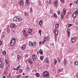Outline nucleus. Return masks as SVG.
Masks as SVG:
<instances>
[{
  "label": "nucleus",
  "mask_w": 78,
  "mask_h": 78,
  "mask_svg": "<svg viewBox=\"0 0 78 78\" xmlns=\"http://www.w3.org/2000/svg\"><path fill=\"white\" fill-rule=\"evenodd\" d=\"M35 75L37 77H39V76H40V75L38 73H36Z\"/></svg>",
  "instance_id": "25"
},
{
  "label": "nucleus",
  "mask_w": 78,
  "mask_h": 78,
  "mask_svg": "<svg viewBox=\"0 0 78 78\" xmlns=\"http://www.w3.org/2000/svg\"><path fill=\"white\" fill-rule=\"evenodd\" d=\"M51 0H50L49 1V5H51Z\"/></svg>",
  "instance_id": "36"
},
{
  "label": "nucleus",
  "mask_w": 78,
  "mask_h": 78,
  "mask_svg": "<svg viewBox=\"0 0 78 78\" xmlns=\"http://www.w3.org/2000/svg\"><path fill=\"white\" fill-rule=\"evenodd\" d=\"M7 33H9V32H10V31L8 29L7 30Z\"/></svg>",
  "instance_id": "44"
},
{
  "label": "nucleus",
  "mask_w": 78,
  "mask_h": 78,
  "mask_svg": "<svg viewBox=\"0 0 78 78\" xmlns=\"http://www.w3.org/2000/svg\"><path fill=\"white\" fill-rule=\"evenodd\" d=\"M39 33H40V34H41V30H39Z\"/></svg>",
  "instance_id": "52"
},
{
  "label": "nucleus",
  "mask_w": 78,
  "mask_h": 78,
  "mask_svg": "<svg viewBox=\"0 0 78 78\" xmlns=\"http://www.w3.org/2000/svg\"><path fill=\"white\" fill-rule=\"evenodd\" d=\"M2 54L4 55V56H5L6 55V51H4L2 52Z\"/></svg>",
  "instance_id": "28"
},
{
  "label": "nucleus",
  "mask_w": 78,
  "mask_h": 78,
  "mask_svg": "<svg viewBox=\"0 0 78 78\" xmlns=\"http://www.w3.org/2000/svg\"><path fill=\"white\" fill-rule=\"evenodd\" d=\"M7 78H10V76H7Z\"/></svg>",
  "instance_id": "63"
},
{
  "label": "nucleus",
  "mask_w": 78,
  "mask_h": 78,
  "mask_svg": "<svg viewBox=\"0 0 78 78\" xmlns=\"http://www.w3.org/2000/svg\"><path fill=\"white\" fill-rule=\"evenodd\" d=\"M40 59L41 61H42V60H43V59H44V57H43L42 56H41L40 57Z\"/></svg>",
  "instance_id": "31"
},
{
  "label": "nucleus",
  "mask_w": 78,
  "mask_h": 78,
  "mask_svg": "<svg viewBox=\"0 0 78 78\" xmlns=\"http://www.w3.org/2000/svg\"><path fill=\"white\" fill-rule=\"evenodd\" d=\"M72 4L71 3L69 5V6H72Z\"/></svg>",
  "instance_id": "59"
},
{
  "label": "nucleus",
  "mask_w": 78,
  "mask_h": 78,
  "mask_svg": "<svg viewBox=\"0 0 78 78\" xmlns=\"http://www.w3.org/2000/svg\"><path fill=\"white\" fill-rule=\"evenodd\" d=\"M50 39V35H48L47 36V37L46 38V37H44V41L42 42V44H44L46 42V41L47 40V41H49V39Z\"/></svg>",
  "instance_id": "1"
},
{
  "label": "nucleus",
  "mask_w": 78,
  "mask_h": 78,
  "mask_svg": "<svg viewBox=\"0 0 78 78\" xmlns=\"http://www.w3.org/2000/svg\"><path fill=\"white\" fill-rule=\"evenodd\" d=\"M74 3H75V4H78V0H77L76 2L74 1Z\"/></svg>",
  "instance_id": "37"
},
{
  "label": "nucleus",
  "mask_w": 78,
  "mask_h": 78,
  "mask_svg": "<svg viewBox=\"0 0 78 78\" xmlns=\"http://www.w3.org/2000/svg\"><path fill=\"white\" fill-rule=\"evenodd\" d=\"M54 5L56 8H58V4L59 3L57 1H55L54 2Z\"/></svg>",
  "instance_id": "7"
},
{
  "label": "nucleus",
  "mask_w": 78,
  "mask_h": 78,
  "mask_svg": "<svg viewBox=\"0 0 78 78\" xmlns=\"http://www.w3.org/2000/svg\"><path fill=\"white\" fill-rule=\"evenodd\" d=\"M9 76H11V73H10L9 74Z\"/></svg>",
  "instance_id": "64"
},
{
  "label": "nucleus",
  "mask_w": 78,
  "mask_h": 78,
  "mask_svg": "<svg viewBox=\"0 0 78 78\" xmlns=\"http://www.w3.org/2000/svg\"><path fill=\"white\" fill-rule=\"evenodd\" d=\"M20 4L22 6H23V5L24 4V3L23 2V1L21 0L20 1Z\"/></svg>",
  "instance_id": "13"
},
{
  "label": "nucleus",
  "mask_w": 78,
  "mask_h": 78,
  "mask_svg": "<svg viewBox=\"0 0 78 78\" xmlns=\"http://www.w3.org/2000/svg\"><path fill=\"white\" fill-rule=\"evenodd\" d=\"M0 67L1 69H3L4 67V65L3 64H2L0 65Z\"/></svg>",
  "instance_id": "27"
},
{
  "label": "nucleus",
  "mask_w": 78,
  "mask_h": 78,
  "mask_svg": "<svg viewBox=\"0 0 78 78\" xmlns=\"http://www.w3.org/2000/svg\"><path fill=\"white\" fill-rule=\"evenodd\" d=\"M21 49L22 50H24L25 49V45H24L21 47Z\"/></svg>",
  "instance_id": "18"
},
{
  "label": "nucleus",
  "mask_w": 78,
  "mask_h": 78,
  "mask_svg": "<svg viewBox=\"0 0 78 78\" xmlns=\"http://www.w3.org/2000/svg\"><path fill=\"white\" fill-rule=\"evenodd\" d=\"M15 27V24L13 23L10 24V27L12 29L14 28V27Z\"/></svg>",
  "instance_id": "9"
},
{
  "label": "nucleus",
  "mask_w": 78,
  "mask_h": 78,
  "mask_svg": "<svg viewBox=\"0 0 78 78\" xmlns=\"http://www.w3.org/2000/svg\"><path fill=\"white\" fill-rule=\"evenodd\" d=\"M13 70H17V69L13 68Z\"/></svg>",
  "instance_id": "56"
},
{
  "label": "nucleus",
  "mask_w": 78,
  "mask_h": 78,
  "mask_svg": "<svg viewBox=\"0 0 78 78\" xmlns=\"http://www.w3.org/2000/svg\"><path fill=\"white\" fill-rule=\"evenodd\" d=\"M54 65H55V64H56L57 63L58 61H57V60H56V59H54Z\"/></svg>",
  "instance_id": "20"
},
{
  "label": "nucleus",
  "mask_w": 78,
  "mask_h": 78,
  "mask_svg": "<svg viewBox=\"0 0 78 78\" xmlns=\"http://www.w3.org/2000/svg\"><path fill=\"white\" fill-rule=\"evenodd\" d=\"M47 63H48L49 62H48V59L47 58H46L45 59Z\"/></svg>",
  "instance_id": "30"
},
{
  "label": "nucleus",
  "mask_w": 78,
  "mask_h": 78,
  "mask_svg": "<svg viewBox=\"0 0 78 78\" xmlns=\"http://www.w3.org/2000/svg\"><path fill=\"white\" fill-rule=\"evenodd\" d=\"M60 2L62 3H64V0H60Z\"/></svg>",
  "instance_id": "35"
},
{
  "label": "nucleus",
  "mask_w": 78,
  "mask_h": 78,
  "mask_svg": "<svg viewBox=\"0 0 78 78\" xmlns=\"http://www.w3.org/2000/svg\"><path fill=\"white\" fill-rule=\"evenodd\" d=\"M28 77H29V76H27L25 78H28Z\"/></svg>",
  "instance_id": "60"
},
{
  "label": "nucleus",
  "mask_w": 78,
  "mask_h": 78,
  "mask_svg": "<svg viewBox=\"0 0 78 78\" xmlns=\"http://www.w3.org/2000/svg\"><path fill=\"white\" fill-rule=\"evenodd\" d=\"M13 20L14 21H16V22H19L20 20H22V19L20 18V19L19 18H17V16H15L13 18Z\"/></svg>",
  "instance_id": "4"
},
{
  "label": "nucleus",
  "mask_w": 78,
  "mask_h": 78,
  "mask_svg": "<svg viewBox=\"0 0 78 78\" xmlns=\"http://www.w3.org/2000/svg\"><path fill=\"white\" fill-rule=\"evenodd\" d=\"M32 58H33V61H36V57L35 55H32Z\"/></svg>",
  "instance_id": "15"
},
{
  "label": "nucleus",
  "mask_w": 78,
  "mask_h": 78,
  "mask_svg": "<svg viewBox=\"0 0 78 78\" xmlns=\"http://www.w3.org/2000/svg\"><path fill=\"white\" fill-rule=\"evenodd\" d=\"M60 18H61V20H62V19H63V18H62V17H60Z\"/></svg>",
  "instance_id": "61"
},
{
  "label": "nucleus",
  "mask_w": 78,
  "mask_h": 78,
  "mask_svg": "<svg viewBox=\"0 0 78 78\" xmlns=\"http://www.w3.org/2000/svg\"><path fill=\"white\" fill-rule=\"evenodd\" d=\"M17 58L18 59H20L21 58V57H20V56L19 55H17Z\"/></svg>",
  "instance_id": "24"
},
{
  "label": "nucleus",
  "mask_w": 78,
  "mask_h": 78,
  "mask_svg": "<svg viewBox=\"0 0 78 78\" xmlns=\"http://www.w3.org/2000/svg\"><path fill=\"white\" fill-rule=\"evenodd\" d=\"M20 67V66H19L16 68L17 70H19V69Z\"/></svg>",
  "instance_id": "34"
},
{
  "label": "nucleus",
  "mask_w": 78,
  "mask_h": 78,
  "mask_svg": "<svg viewBox=\"0 0 78 78\" xmlns=\"http://www.w3.org/2000/svg\"><path fill=\"white\" fill-rule=\"evenodd\" d=\"M25 37H28V34H25Z\"/></svg>",
  "instance_id": "53"
},
{
  "label": "nucleus",
  "mask_w": 78,
  "mask_h": 78,
  "mask_svg": "<svg viewBox=\"0 0 78 78\" xmlns=\"http://www.w3.org/2000/svg\"><path fill=\"white\" fill-rule=\"evenodd\" d=\"M43 75L44 77L48 78L49 77V73L47 71H45L43 72Z\"/></svg>",
  "instance_id": "2"
},
{
  "label": "nucleus",
  "mask_w": 78,
  "mask_h": 78,
  "mask_svg": "<svg viewBox=\"0 0 78 78\" xmlns=\"http://www.w3.org/2000/svg\"><path fill=\"white\" fill-rule=\"evenodd\" d=\"M26 3L28 5L29 4V1L28 0H26Z\"/></svg>",
  "instance_id": "29"
},
{
  "label": "nucleus",
  "mask_w": 78,
  "mask_h": 78,
  "mask_svg": "<svg viewBox=\"0 0 78 78\" xmlns=\"http://www.w3.org/2000/svg\"><path fill=\"white\" fill-rule=\"evenodd\" d=\"M3 78H5V76H4L3 77H2Z\"/></svg>",
  "instance_id": "62"
},
{
  "label": "nucleus",
  "mask_w": 78,
  "mask_h": 78,
  "mask_svg": "<svg viewBox=\"0 0 78 78\" xmlns=\"http://www.w3.org/2000/svg\"><path fill=\"white\" fill-rule=\"evenodd\" d=\"M57 60H58L59 63H60V62H61V59H59V58H57Z\"/></svg>",
  "instance_id": "38"
},
{
  "label": "nucleus",
  "mask_w": 78,
  "mask_h": 78,
  "mask_svg": "<svg viewBox=\"0 0 78 78\" xmlns=\"http://www.w3.org/2000/svg\"><path fill=\"white\" fill-rule=\"evenodd\" d=\"M12 34H14V31H12Z\"/></svg>",
  "instance_id": "54"
},
{
  "label": "nucleus",
  "mask_w": 78,
  "mask_h": 78,
  "mask_svg": "<svg viewBox=\"0 0 78 78\" xmlns=\"http://www.w3.org/2000/svg\"><path fill=\"white\" fill-rule=\"evenodd\" d=\"M15 42L16 39L14 37H13L11 40L10 44V45H11V46H13V45H14L15 44Z\"/></svg>",
  "instance_id": "3"
},
{
  "label": "nucleus",
  "mask_w": 78,
  "mask_h": 78,
  "mask_svg": "<svg viewBox=\"0 0 78 78\" xmlns=\"http://www.w3.org/2000/svg\"><path fill=\"white\" fill-rule=\"evenodd\" d=\"M2 63H3V62H2V61H0V66L1 65H2Z\"/></svg>",
  "instance_id": "41"
},
{
  "label": "nucleus",
  "mask_w": 78,
  "mask_h": 78,
  "mask_svg": "<svg viewBox=\"0 0 78 78\" xmlns=\"http://www.w3.org/2000/svg\"><path fill=\"white\" fill-rule=\"evenodd\" d=\"M57 13L58 15H59V14H60V12L59 11H58L57 12Z\"/></svg>",
  "instance_id": "46"
},
{
  "label": "nucleus",
  "mask_w": 78,
  "mask_h": 78,
  "mask_svg": "<svg viewBox=\"0 0 78 78\" xmlns=\"http://www.w3.org/2000/svg\"><path fill=\"white\" fill-rule=\"evenodd\" d=\"M26 32H27V31L25 30H24L23 31V33L24 34H25V33H26Z\"/></svg>",
  "instance_id": "39"
},
{
  "label": "nucleus",
  "mask_w": 78,
  "mask_h": 78,
  "mask_svg": "<svg viewBox=\"0 0 78 78\" xmlns=\"http://www.w3.org/2000/svg\"><path fill=\"white\" fill-rule=\"evenodd\" d=\"M64 65L65 66H66L67 65V62L66 61V59L64 58L63 61Z\"/></svg>",
  "instance_id": "14"
},
{
  "label": "nucleus",
  "mask_w": 78,
  "mask_h": 78,
  "mask_svg": "<svg viewBox=\"0 0 78 78\" xmlns=\"http://www.w3.org/2000/svg\"><path fill=\"white\" fill-rule=\"evenodd\" d=\"M27 61H28L30 64H33V62L31 61V59L29 58L27 59Z\"/></svg>",
  "instance_id": "16"
},
{
  "label": "nucleus",
  "mask_w": 78,
  "mask_h": 78,
  "mask_svg": "<svg viewBox=\"0 0 78 78\" xmlns=\"http://www.w3.org/2000/svg\"><path fill=\"white\" fill-rule=\"evenodd\" d=\"M69 14H72V11H69Z\"/></svg>",
  "instance_id": "47"
},
{
  "label": "nucleus",
  "mask_w": 78,
  "mask_h": 78,
  "mask_svg": "<svg viewBox=\"0 0 78 78\" xmlns=\"http://www.w3.org/2000/svg\"><path fill=\"white\" fill-rule=\"evenodd\" d=\"M20 76H21V75H19L17 76V78H19V77H20Z\"/></svg>",
  "instance_id": "43"
},
{
  "label": "nucleus",
  "mask_w": 78,
  "mask_h": 78,
  "mask_svg": "<svg viewBox=\"0 0 78 78\" xmlns=\"http://www.w3.org/2000/svg\"><path fill=\"white\" fill-rule=\"evenodd\" d=\"M62 11L63 14V15H65V14H66V11L65 9H63Z\"/></svg>",
  "instance_id": "11"
},
{
  "label": "nucleus",
  "mask_w": 78,
  "mask_h": 78,
  "mask_svg": "<svg viewBox=\"0 0 78 78\" xmlns=\"http://www.w3.org/2000/svg\"><path fill=\"white\" fill-rule=\"evenodd\" d=\"M2 45V41H0V46Z\"/></svg>",
  "instance_id": "58"
},
{
  "label": "nucleus",
  "mask_w": 78,
  "mask_h": 78,
  "mask_svg": "<svg viewBox=\"0 0 78 78\" xmlns=\"http://www.w3.org/2000/svg\"><path fill=\"white\" fill-rule=\"evenodd\" d=\"M76 77L77 78H78V72L77 73L76 75Z\"/></svg>",
  "instance_id": "50"
},
{
  "label": "nucleus",
  "mask_w": 78,
  "mask_h": 78,
  "mask_svg": "<svg viewBox=\"0 0 78 78\" xmlns=\"http://www.w3.org/2000/svg\"><path fill=\"white\" fill-rule=\"evenodd\" d=\"M61 17H62L63 18L64 17V15H61Z\"/></svg>",
  "instance_id": "55"
},
{
  "label": "nucleus",
  "mask_w": 78,
  "mask_h": 78,
  "mask_svg": "<svg viewBox=\"0 0 78 78\" xmlns=\"http://www.w3.org/2000/svg\"><path fill=\"white\" fill-rule=\"evenodd\" d=\"M5 62H6V64H7V65H8V62L7 61V60H6V59H5Z\"/></svg>",
  "instance_id": "32"
},
{
  "label": "nucleus",
  "mask_w": 78,
  "mask_h": 78,
  "mask_svg": "<svg viewBox=\"0 0 78 78\" xmlns=\"http://www.w3.org/2000/svg\"><path fill=\"white\" fill-rule=\"evenodd\" d=\"M36 44V42L35 41L33 43L31 42V41H30L29 42V46H31V47H34V46H35Z\"/></svg>",
  "instance_id": "5"
},
{
  "label": "nucleus",
  "mask_w": 78,
  "mask_h": 78,
  "mask_svg": "<svg viewBox=\"0 0 78 78\" xmlns=\"http://www.w3.org/2000/svg\"><path fill=\"white\" fill-rule=\"evenodd\" d=\"M28 32L30 34L31 33V32H32V30H31V29H29L28 30Z\"/></svg>",
  "instance_id": "23"
},
{
  "label": "nucleus",
  "mask_w": 78,
  "mask_h": 78,
  "mask_svg": "<svg viewBox=\"0 0 78 78\" xmlns=\"http://www.w3.org/2000/svg\"><path fill=\"white\" fill-rule=\"evenodd\" d=\"M30 9L31 12H33V10H32V8L31 7Z\"/></svg>",
  "instance_id": "48"
},
{
  "label": "nucleus",
  "mask_w": 78,
  "mask_h": 78,
  "mask_svg": "<svg viewBox=\"0 0 78 78\" xmlns=\"http://www.w3.org/2000/svg\"><path fill=\"white\" fill-rule=\"evenodd\" d=\"M26 70H27V71H28V70H29V68L28 67H27L26 68Z\"/></svg>",
  "instance_id": "42"
},
{
  "label": "nucleus",
  "mask_w": 78,
  "mask_h": 78,
  "mask_svg": "<svg viewBox=\"0 0 78 78\" xmlns=\"http://www.w3.org/2000/svg\"><path fill=\"white\" fill-rule=\"evenodd\" d=\"M72 42L73 43H74L76 41V37H73L71 38V39Z\"/></svg>",
  "instance_id": "8"
},
{
  "label": "nucleus",
  "mask_w": 78,
  "mask_h": 78,
  "mask_svg": "<svg viewBox=\"0 0 78 78\" xmlns=\"http://www.w3.org/2000/svg\"><path fill=\"white\" fill-rule=\"evenodd\" d=\"M54 16L55 17V18H56L57 17V15H56V13H54Z\"/></svg>",
  "instance_id": "33"
},
{
  "label": "nucleus",
  "mask_w": 78,
  "mask_h": 78,
  "mask_svg": "<svg viewBox=\"0 0 78 78\" xmlns=\"http://www.w3.org/2000/svg\"><path fill=\"white\" fill-rule=\"evenodd\" d=\"M39 24L40 26L42 25V20H40L39 22Z\"/></svg>",
  "instance_id": "17"
},
{
  "label": "nucleus",
  "mask_w": 78,
  "mask_h": 78,
  "mask_svg": "<svg viewBox=\"0 0 78 78\" xmlns=\"http://www.w3.org/2000/svg\"><path fill=\"white\" fill-rule=\"evenodd\" d=\"M69 30H70L68 29L67 31V33L68 36V37H69L70 36V33Z\"/></svg>",
  "instance_id": "12"
},
{
  "label": "nucleus",
  "mask_w": 78,
  "mask_h": 78,
  "mask_svg": "<svg viewBox=\"0 0 78 78\" xmlns=\"http://www.w3.org/2000/svg\"><path fill=\"white\" fill-rule=\"evenodd\" d=\"M76 14H78V10H77L76 11Z\"/></svg>",
  "instance_id": "45"
},
{
  "label": "nucleus",
  "mask_w": 78,
  "mask_h": 78,
  "mask_svg": "<svg viewBox=\"0 0 78 78\" xmlns=\"http://www.w3.org/2000/svg\"><path fill=\"white\" fill-rule=\"evenodd\" d=\"M71 26H72V24H69V25H68L69 27H71Z\"/></svg>",
  "instance_id": "49"
},
{
  "label": "nucleus",
  "mask_w": 78,
  "mask_h": 78,
  "mask_svg": "<svg viewBox=\"0 0 78 78\" xmlns=\"http://www.w3.org/2000/svg\"><path fill=\"white\" fill-rule=\"evenodd\" d=\"M39 52L40 54H41V55H42V53H43V51H42V50L41 49H40L39 50Z\"/></svg>",
  "instance_id": "19"
},
{
  "label": "nucleus",
  "mask_w": 78,
  "mask_h": 78,
  "mask_svg": "<svg viewBox=\"0 0 78 78\" xmlns=\"http://www.w3.org/2000/svg\"><path fill=\"white\" fill-rule=\"evenodd\" d=\"M53 31L56 35L58 34V29L56 28H54L53 30Z\"/></svg>",
  "instance_id": "6"
},
{
  "label": "nucleus",
  "mask_w": 78,
  "mask_h": 78,
  "mask_svg": "<svg viewBox=\"0 0 78 78\" xmlns=\"http://www.w3.org/2000/svg\"><path fill=\"white\" fill-rule=\"evenodd\" d=\"M74 64L76 66H78V61H76L74 62Z\"/></svg>",
  "instance_id": "21"
},
{
  "label": "nucleus",
  "mask_w": 78,
  "mask_h": 78,
  "mask_svg": "<svg viewBox=\"0 0 78 78\" xmlns=\"http://www.w3.org/2000/svg\"><path fill=\"white\" fill-rule=\"evenodd\" d=\"M72 16L73 18V19H75V18H76V13H73Z\"/></svg>",
  "instance_id": "10"
},
{
  "label": "nucleus",
  "mask_w": 78,
  "mask_h": 78,
  "mask_svg": "<svg viewBox=\"0 0 78 78\" xmlns=\"http://www.w3.org/2000/svg\"><path fill=\"white\" fill-rule=\"evenodd\" d=\"M24 14L25 16H28V14L26 12H24Z\"/></svg>",
  "instance_id": "26"
},
{
  "label": "nucleus",
  "mask_w": 78,
  "mask_h": 78,
  "mask_svg": "<svg viewBox=\"0 0 78 78\" xmlns=\"http://www.w3.org/2000/svg\"><path fill=\"white\" fill-rule=\"evenodd\" d=\"M20 73H22V70H20Z\"/></svg>",
  "instance_id": "51"
},
{
  "label": "nucleus",
  "mask_w": 78,
  "mask_h": 78,
  "mask_svg": "<svg viewBox=\"0 0 78 78\" xmlns=\"http://www.w3.org/2000/svg\"><path fill=\"white\" fill-rule=\"evenodd\" d=\"M59 23H57L55 25V28H58L59 27Z\"/></svg>",
  "instance_id": "22"
},
{
  "label": "nucleus",
  "mask_w": 78,
  "mask_h": 78,
  "mask_svg": "<svg viewBox=\"0 0 78 78\" xmlns=\"http://www.w3.org/2000/svg\"><path fill=\"white\" fill-rule=\"evenodd\" d=\"M61 72V70L59 69H58L57 70V72L58 73H59Z\"/></svg>",
  "instance_id": "40"
},
{
  "label": "nucleus",
  "mask_w": 78,
  "mask_h": 78,
  "mask_svg": "<svg viewBox=\"0 0 78 78\" xmlns=\"http://www.w3.org/2000/svg\"><path fill=\"white\" fill-rule=\"evenodd\" d=\"M66 17L67 19H68L69 18V16H68V15H66Z\"/></svg>",
  "instance_id": "57"
}]
</instances>
